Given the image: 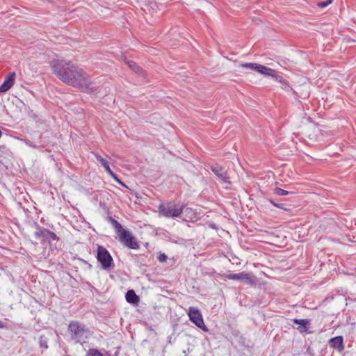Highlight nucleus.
I'll return each mask as SVG.
<instances>
[{"mask_svg": "<svg viewBox=\"0 0 356 356\" xmlns=\"http://www.w3.org/2000/svg\"><path fill=\"white\" fill-rule=\"evenodd\" d=\"M53 72L66 84L76 87L86 93L97 91L90 77L81 68L71 62L54 60L51 62Z\"/></svg>", "mask_w": 356, "mask_h": 356, "instance_id": "1", "label": "nucleus"}, {"mask_svg": "<svg viewBox=\"0 0 356 356\" xmlns=\"http://www.w3.org/2000/svg\"><path fill=\"white\" fill-rule=\"evenodd\" d=\"M67 331L70 339L74 341L75 343L81 344L86 342L89 333V330L86 325L77 321H72L70 322Z\"/></svg>", "mask_w": 356, "mask_h": 356, "instance_id": "2", "label": "nucleus"}, {"mask_svg": "<svg viewBox=\"0 0 356 356\" xmlns=\"http://www.w3.org/2000/svg\"><path fill=\"white\" fill-rule=\"evenodd\" d=\"M160 215L165 218H176L181 215L183 211V205L168 203L166 205L161 204L159 207Z\"/></svg>", "mask_w": 356, "mask_h": 356, "instance_id": "3", "label": "nucleus"}, {"mask_svg": "<svg viewBox=\"0 0 356 356\" xmlns=\"http://www.w3.org/2000/svg\"><path fill=\"white\" fill-rule=\"evenodd\" d=\"M118 241L125 247L132 249L138 250L140 248V245L137 238L128 230L124 229L118 234Z\"/></svg>", "mask_w": 356, "mask_h": 356, "instance_id": "4", "label": "nucleus"}, {"mask_svg": "<svg viewBox=\"0 0 356 356\" xmlns=\"http://www.w3.org/2000/svg\"><path fill=\"white\" fill-rule=\"evenodd\" d=\"M97 259L102 268L107 270L113 266V259L110 252L102 245H98Z\"/></svg>", "mask_w": 356, "mask_h": 356, "instance_id": "5", "label": "nucleus"}, {"mask_svg": "<svg viewBox=\"0 0 356 356\" xmlns=\"http://www.w3.org/2000/svg\"><path fill=\"white\" fill-rule=\"evenodd\" d=\"M188 315L189 316L190 320L199 328L202 330L204 332L208 331V328L204 325V320L202 318V315L200 311L195 307H190L188 309Z\"/></svg>", "mask_w": 356, "mask_h": 356, "instance_id": "6", "label": "nucleus"}, {"mask_svg": "<svg viewBox=\"0 0 356 356\" xmlns=\"http://www.w3.org/2000/svg\"><path fill=\"white\" fill-rule=\"evenodd\" d=\"M211 170L223 183L230 184L229 177L227 175V170L225 168L218 165H215L211 166Z\"/></svg>", "mask_w": 356, "mask_h": 356, "instance_id": "7", "label": "nucleus"}, {"mask_svg": "<svg viewBox=\"0 0 356 356\" xmlns=\"http://www.w3.org/2000/svg\"><path fill=\"white\" fill-rule=\"evenodd\" d=\"M15 72H10L6 75L4 81L0 86V92H5L10 89L15 83Z\"/></svg>", "mask_w": 356, "mask_h": 356, "instance_id": "8", "label": "nucleus"}, {"mask_svg": "<svg viewBox=\"0 0 356 356\" xmlns=\"http://www.w3.org/2000/svg\"><path fill=\"white\" fill-rule=\"evenodd\" d=\"M329 345L331 348L337 349L341 352L344 349L343 338L342 336H337L332 338L329 341Z\"/></svg>", "mask_w": 356, "mask_h": 356, "instance_id": "9", "label": "nucleus"}, {"mask_svg": "<svg viewBox=\"0 0 356 356\" xmlns=\"http://www.w3.org/2000/svg\"><path fill=\"white\" fill-rule=\"evenodd\" d=\"M238 280L244 281L245 284L254 285L257 283V277L252 273L241 272L238 273Z\"/></svg>", "mask_w": 356, "mask_h": 356, "instance_id": "10", "label": "nucleus"}, {"mask_svg": "<svg viewBox=\"0 0 356 356\" xmlns=\"http://www.w3.org/2000/svg\"><path fill=\"white\" fill-rule=\"evenodd\" d=\"M259 68L260 69H259L258 71L259 73L264 74L268 76H271L273 79L275 76L276 74L277 73V71L263 65H261V67Z\"/></svg>", "mask_w": 356, "mask_h": 356, "instance_id": "11", "label": "nucleus"}, {"mask_svg": "<svg viewBox=\"0 0 356 356\" xmlns=\"http://www.w3.org/2000/svg\"><path fill=\"white\" fill-rule=\"evenodd\" d=\"M126 300L129 303L131 304H137L140 299L139 297L136 295L135 291L132 289L129 290L125 296Z\"/></svg>", "mask_w": 356, "mask_h": 356, "instance_id": "12", "label": "nucleus"}, {"mask_svg": "<svg viewBox=\"0 0 356 356\" xmlns=\"http://www.w3.org/2000/svg\"><path fill=\"white\" fill-rule=\"evenodd\" d=\"M292 321H293V323L300 325L298 328V330L300 332H305L306 330H307V326L309 324V321L308 319H297V318H294Z\"/></svg>", "mask_w": 356, "mask_h": 356, "instance_id": "13", "label": "nucleus"}, {"mask_svg": "<svg viewBox=\"0 0 356 356\" xmlns=\"http://www.w3.org/2000/svg\"><path fill=\"white\" fill-rule=\"evenodd\" d=\"M44 234H45L44 235L43 240L58 241V239H59L58 237L57 236V235L54 232H53L47 229H46Z\"/></svg>", "mask_w": 356, "mask_h": 356, "instance_id": "14", "label": "nucleus"}, {"mask_svg": "<svg viewBox=\"0 0 356 356\" xmlns=\"http://www.w3.org/2000/svg\"><path fill=\"white\" fill-rule=\"evenodd\" d=\"M241 66L243 68L250 69L258 72L259 67H261V64L253 63H247L241 64Z\"/></svg>", "mask_w": 356, "mask_h": 356, "instance_id": "15", "label": "nucleus"}, {"mask_svg": "<svg viewBox=\"0 0 356 356\" xmlns=\"http://www.w3.org/2000/svg\"><path fill=\"white\" fill-rule=\"evenodd\" d=\"M127 65L134 72H136L140 74L143 72V70L135 62H134L132 60H129V61H127Z\"/></svg>", "mask_w": 356, "mask_h": 356, "instance_id": "16", "label": "nucleus"}, {"mask_svg": "<svg viewBox=\"0 0 356 356\" xmlns=\"http://www.w3.org/2000/svg\"><path fill=\"white\" fill-rule=\"evenodd\" d=\"M111 222L112 225H113L117 234H118L121 231H122L124 229L122 225L116 220H115L113 218H111Z\"/></svg>", "mask_w": 356, "mask_h": 356, "instance_id": "17", "label": "nucleus"}, {"mask_svg": "<svg viewBox=\"0 0 356 356\" xmlns=\"http://www.w3.org/2000/svg\"><path fill=\"white\" fill-rule=\"evenodd\" d=\"M274 193L276 195H280V196H284V195H286L289 194L294 193V192H293V191H288L284 190V189L278 188V187L275 188Z\"/></svg>", "mask_w": 356, "mask_h": 356, "instance_id": "18", "label": "nucleus"}, {"mask_svg": "<svg viewBox=\"0 0 356 356\" xmlns=\"http://www.w3.org/2000/svg\"><path fill=\"white\" fill-rule=\"evenodd\" d=\"M92 154L95 156L97 161H99L103 167H104L108 163V162L105 159H104L97 152H92Z\"/></svg>", "mask_w": 356, "mask_h": 356, "instance_id": "19", "label": "nucleus"}, {"mask_svg": "<svg viewBox=\"0 0 356 356\" xmlns=\"http://www.w3.org/2000/svg\"><path fill=\"white\" fill-rule=\"evenodd\" d=\"M86 356H103V354L96 348H90L86 353Z\"/></svg>", "mask_w": 356, "mask_h": 356, "instance_id": "20", "label": "nucleus"}, {"mask_svg": "<svg viewBox=\"0 0 356 356\" xmlns=\"http://www.w3.org/2000/svg\"><path fill=\"white\" fill-rule=\"evenodd\" d=\"M45 231V228L38 227V230L35 232V236L38 239H43Z\"/></svg>", "mask_w": 356, "mask_h": 356, "instance_id": "21", "label": "nucleus"}, {"mask_svg": "<svg viewBox=\"0 0 356 356\" xmlns=\"http://www.w3.org/2000/svg\"><path fill=\"white\" fill-rule=\"evenodd\" d=\"M222 277L232 280H238V273L233 274V273H229V274H223L221 275Z\"/></svg>", "mask_w": 356, "mask_h": 356, "instance_id": "22", "label": "nucleus"}, {"mask_svg": "<svg viewBox=\"0 0 356 356\" xmlns=\"http://www.w3.org/2000/svg\"><path fill=\"white\" fill-rule=\"evenodd\" d=\"M39 343L40 347L47 349L48 345H47V339L44 336H40Z\"/></svg>", "mask_w": 356, "mask_h": 356, "instance_id": "23", "label": "nucleus"}, {"mask_svg": "<svg viewBox=\"0 0 356 356\" xmlns=\"http://www.w3.org/2000/svg\"><path fill=\"white\" fill-rule=\"evenodd\" d=\"M274 79L278 83H280L281 85H282L286 81L281 75H280L278 72L276 74L275 76L274 77Z\"/></svg>", "mask_w": 356, "mask_h": 356, "instance_id": "24", "label": "nucleus"}, {"mask_svg": "<svg viewBox=\"0 0 356 356\" xmlns=\"http://www.w3.org/2000/svg\"><path fill=\"white\" fill-rule=\"evenodd\" d=\"M332 0H327L325 1H322V2L318 3V7L323 8L327 7L330 3H332Z\"/></svg>", "mask_w": 356, "mask_h": 356, "instance_id": "25", "label": "nucleus"}, {"mask_svg": "<svg viewBox=\"0 0 356 356\" xmlns=\"http://www.w3.org/2000/svg\"><path fill=\"white\" fill-rule=\"evenodd\" d=\"M281 88L286 90V91H289V90H292V88L291 87V86L289 85V82L287 81H286L282 86H281Z\"/></svg>", "mask_w": 356, "mask_h": 356, "instance_id": "26", "label": "nucleus"}, {"mask_svg": "<svg viewBox=\"0 0 356 356\" xmlns=\"http://www.w3.org/2000/svg\"><path fill=\"white\" fill-rule=\"evenodd\" d=\"M104 169L106 171V172L110 175V176H113L114 175V172L111 170L110 166H109V163H108L106 165H105L104 167Z\"/></svg>", "mask_w": 356, "mask_h": 356, "instance_id": "27", "label": "nucleus"}, {"mask_svg": "<svg viewBox=\"0 0 356 356\" xmlns=\"http://www.w3.org/2000/svg\"><path fill=\"white\" fill-rule=\"evenodd\" d=\"M270 202L273 205L275 206V207H277V208H280V209H284V210H286L285 208H284V204H277L276 202H275L273 200H270Z\"/></svg>", "mask_w": 356, "mask_h": 356, "instance_id": "28", "label": "nucleus"}, {"mask_svg": "<svg viewBox=\"0 0 356 356\" xmlns=\"http://www.w3.org/2000/svg\"><path fill=\"white\" fill-rule=\"evenodd\" d=\"M167 259V256L163 253V254H161L159 257H158V260L160 261V262H163L165 261V260Z\"/></svg>", "mask_w": 356, "mask_h": 356, "instance_id": "29", "label": "nucleus"}, {"mask_svg": "<svg viewBox=\"0 0 356 356\" xmlns=\"http://www.w3.org/2000/svg\"><path fill=\"white\" fill-rule=\"evenodd\" d=\"M113 177L117 182H120V179H118V176L114 173L113 176H111Z\"/></svg>", "mask_w": 356, "mask_h": 356, "instance_id": "30", "label": "nucleus"}, {"mask_svg": "<svg viewBox=\"0 0 356 356\" xmlns=\"http://www.w3.org/2000/svg\"><path fill=\"white\" fill-rule=\"evenodd\" d=\"M5 327V325L4 323L0 321V328H4Z\"/></svg>", "mask_w": 356, "mask_h": 356, "instance_id": "31", "label": "nucleus"}, {"mask_svg": "<svg viewBox=\"0 0 356 356\" xmlns=\"http://www.w3.org/2000/svg\"><path fill=\"white\" fill-rule=\"evenodd\" d=\"M119 184H120L121 186H124V187H126L127 188V186L120 180V182H118Z\"/></svg>", "mask_w": 356, "mask_h": 356, "instance_id": "32", "label": "nucleus"}, {"mask_svg": "<svg viewBox=\"0 0 356 356\" xmlns=\"http://www.w3.org/2000/svg\"><path fill=\"white\" fill-rule=\"evenodd\" d=\"M6 146L5 145H0V151H3V149H6Z\"/></svg>", "mask_w": 356, "mask_h": 356, "instance_id": "33", "label": "nucleus"}]
</instances>
